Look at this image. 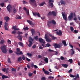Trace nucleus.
Here are the masks:
<instances>
[{
	"mask_svg": "<svg viewBox=\"0 0 80 80\" xmlns=\"http://www.w3.org/2000/svg\"><path fill=\"white\" fill-rule=\"evenodd\" d=\"M1 50L2 51V52L3 53H7V46L5 45H4L2 46H1L0 48Z\"/></svg>",
	"mask_w": 80,
	"mask_h": 80,
	"instance_id": "1",
	"label": "nucleus"
},
{
	"mask_svg": "<svg viewBox=\"0 0 80 80\" xmlns=\"http://www.w3.org/2000/svg\"><path fill=\"white\" fill-rule=\"evenodd\" d=\"M7 9L8 10H16L15 7V6H12L11 5L9 4L7 7Z\"/></svg>",
	"mask_w": 80,
	"mask_h": 80,
	"instance_id": "2",
	"label": "nucleus"
},
{
	"mask_svg": "<svg viewBox=\"0 0 80 80\" xmlns=\"http://www.w3.org/2000/svg\"><path fill=\"white\" fill-rule=\"evenodd\" d=\"M48 16H52L53 15L55 16L57 15V13H56V12L54 11H52V12L50 11L48 13Z\"/></svg>",
	"mask_w": 80,
	"mask_h": 80,
	"instance_id": "3",
	"label": "nucleus"
},
{
	"mask_svg": "<svg viewBox=\"0 0 80 80\" xmlns=\"http://www.w3.org/2000/svg\"><path fill=\"white\" fill-rule=\"evenodd\" d=\"M29 1L30 4L32 5H33V6H37L35 0H29Z\"/></svg>",
	"mask_w": 80,
	"mask_h": 80,
	"instance_id": "4",
	"label": "nucleus"
},
{
	"mask_svg": "<svg viewBox=\"0 0 80 80\" xmlns=\"http://www.w3.org/2000/svg\"><path fill=\"white\" fill-rule=\"evenodd\" d=\"M53 46L55 48H61L62 47V45L60 44H58L57 43H54Z\"/></svg>",
	"mask_w": 80,
	"mask_h": 80,
	"instance_id": "5",
	"label": "nucleus"
},
{
	"mask_svg": "<svg viewBox=\"0 0 80 80\" xmlns=\"http://www.w3.org/2000/svg\"><path fill=\"white\" fill-rule=\"evenodd\" d=\"M73 18V13L71 12L68 17V20L70 21L72 20Z\"/></svg>",
	"mask_w": 80,
	"mask_h": 80,
	"instance_id": "6",
	"label": "nucleus"
},
{
	"mask_svg": "<svg viewBox=\"0 0 80 80\" xmlns=\"http://www.w3.org/2000/svg\"><path fill=\"white\" fill-rule=\"evenodd\" d=\"M32 14L34 16L36 17L37 15L38 17H40V13H39L38 12H32Z\"/></svg>",
	"mask_w": 80,
	"mask_h": 80,
	"instance_id": "7",
	"label": "nucleus"
},
{
	"mask_svg": "<svg viewBox=\"0 0 80 80\" xmlns=\"http://www.w3.org/2000/svg\"><path fill=\"white\" fill-rule=\"evenodd\" d=\"M49 1L48 2L49 3V6H51V7H53V3L54 2V0H49ZM52 2V3H51Z\"/></svg>",
	"mask_w": 80,
	"mask_h": 80,
	"instance_id": "8",
	"label": "nucleus"
},
{
	"mask_svg": "<svg viewBox=\"0 0 80 80\" xmlns=\"http://www.w3.org/2000/svg\"><path fill=\"white\" fill-rule=\"evenodd\" d=\"M47 34H46L45 36V38L47 42H51V40L48 38H47Z\"/></svg>",
	"mask_w": 80,
	"mask_h": 80,
	"instance_id": "9",
	"label": "nucleus"
},
{
	"mask_svg": "<svg viewBox=\"0 0 80 80\" xmlns=\"http://www.w3.org/2000/svg\"><path fill=\"white\" fill-rule=\"evenodd\" d=\"M38 40L41 43H42L43 44H45V41L42 38H39L38 39Z\"/></svg>",
	"mask_w": 80,
	"mask_h": 80,
	"instance_id": "10",
	"label": "nucleus"
},
{
	"mask_svg": "<svg viewBox=\"0 0 80 80\" xmlns=\"http://www.w3.org/2000/svg\"><path fill=\"white\" fill-rule=\"evenodd\" d=\"M56 33L59 36H62V31L60 30H59V32L58 31L56 32Z\"/></svg>",
	"mask_w": 80,
	"mask_h": 80,
	"instance_id": "11",
	"label": "nucleus"
},
{
	"mask_svg": "<svg viewBox=\"0 0 80 80\" xmlns=\"http://www.w3.org/2000/svg\"><path fill=\"white\" fill-rule=\"evenodd\" d=\"M4 20L6 21V22H8L10 20V18L8 16L5 17Z\"/></svg>",
	"mask_w": 80,
	"mask_h": 80,
	"instance_id": "12",
	"label": "nucleus"
},
{
	"mask_svg": "<svg viewBox=\"0 0 80 80\" xmlns=\"http://www.w3.org/2000/svg\"><path fill=\"white\" fill-rule=\"evenodd\" d=\"M27 22L29 23V25H34V24L33 23V22L32 21L30 20H27Z\"/></svg>",
	"mask_w": 80,
	"mask_h": 80,
	"instance_id": "13",
	"label": "nucleus"
},
{
	"mask_svg": "<svg viewBox=\"0 0 80 80\" xmlns=\"http://www.w3.org/2000/svg\"><path fill=\"white\" fill-rule=\"evenodd\" d=\"M27 22L29 23V25H34V24L33 23V22L32 21L30 20H27Z\"/></svg>",
	"mask_w": 80,
	"mask_h": 80,
	"instance_id": "14",
	"label": "nucleus"
},
{
	"mask_svg": "<svg viewBox=\"0 0 80 80\" xmlns=\"http://www.w3.org/2000/svg\"><path fill=\"white\" fill-rule=\"evenodd\" d=\"M62 17L63 18V19H64V20H65L66 21H67V17L64 14H63V12H62Z\"/></svg>",
	"mask_w": 80,
	"mask_h": 80,
	"instance_id": "15",
	"label": "nucleus"
},
{
	"mask_svg": "<svg viewBox=\"0 0 80 80\" xmlns=\"http://www.w3.org/2000/svg\"><path fill=\"white\" fill-rule=\"evenodd\" d=\"M17 37V38H18V39H19L20 41H22V36L18 35Z\"/></svg>",
	"mask_w": 80,
	"mask_h": 80,
	"instance_id": "16",
	"label": "nucleus"
},
{
	"mask_svg": "<svg viewBox=\"0 0 80 80\" xmlns=\"http://www.w3.org/2000/svg\"><path fill=\"white\" fill-rule=\"evenodd\" d=\"M16 27H17L16 26H13L12 28V29H13L14 30H20V29L19 28H16Z\"/></svg>",
	"mask_w": 80,
	"mask_h": 80,
	"instance_id": "17",
	"label": "nucleus"
},
{
	"mask_svg": "<svg viewBox=\"0 0 80 80\" xmlns=\"http://www.w3.org/2000/svg\"><path fill=\"white\" fill-rule=\"evenodd\" d=\"M29 44H28V47H32V45H33V42L31 41H29Z\"/></svg>",
	"mask_w": 80,
	"mask_h": 80,
	"instance_id": "18",
	"label": "nucleus"
},
{
	"mask_svg": "<svg viewBox=\"0 0 80 80\" xmlns=\"http://www.w3.org/2000/svg\"><path fill=\"white\" fill-rule=\"evenodd\" d=\"M31 31L32 35H35V31L33 29H31Z\"/></svg>",
	"mask_w": 80,
	"mask_h": 80,
	"instance_id": "19",
	"label": "nucleus"
},
{
	"mask_svg": "<svg viewBox=\"0 0 80 80\" xmlns=\"http://www.w3.org/2000/svg\"><path fill=\"white\" fill-rule=\"evenodd\" d=\"M38 58H41V59H44V58H45V57H44V56H42L40 55H38Z\"/></svg>",
	"mask_w": 80,
	"mask_h": 80,
	"instance_id": "20",
	"label": "nucleus"
},
{
	"mask_svg": "<svg viewBox=\"0 0 80 80\" xmlns=\"http://www.w3.org/2000/svg\"><path fill=\"white\" fill-rule=\"evenodd\" d=\"M46 45L45 46V47L46 48L47 47H51V45L50 44V43H47V44H46Z\"/></svg>",
	"mask_w": 80,
	"mask_h": 80,
	"instance_id": "21",
	"label": "nucleus"
},
{
	"mask_svg": "<svg viewBox=\"0 0 80 80\" xmlns=\"http://www.w3.org/2000/svg\"><path fill=\"white\" fill-rule=\"evenodd\" d=\"M49 36L52 38V39H53V40H56V39H57V38H56V37H54L53 36H52L51 34H49Z\"/></svg>",
	"mask_w": 80,
	"mask_h": 80,
	"instance_id": "22",
	"label": "nucleus"
},
{
	"mask_svg": "<svg viewBox=\"0 0 80 80\" xmlns=\"http://www.w3.org/2000/svg\"><path fill=\"white\" fill-rule=\"evenodd\" d=\"M2 79H4V78H8V77L3 75L2 76Z\"/></svg>",
	"mask_w": 80,
	"mask_h": 80,
	"instance_id": "23",
	"label": "nucleus"
},
{
	"mask_svg": "<svg viewBox=\"0 0 80 80\" xmlns=\"http://www.w3.org/2000/svg\"><path fill=\"white\" fill-rule=\"evenodd\" d=\"M18 44L20 45V46H21V47H23V44L22 43V42H19L18 43Z\"/></svg>",
	"mask_w": 80,
	"mask_h": 80,
	"instance_id": "24",
	"label": "nucleus"
},
{
	"mask_svg": "<svg viewBox=\"0 0 80 80\" xmlns=\"http://www.w3.org/2000/svg\"><path fill=\"white\" fill-rule=\"evenodd\" d=\"M45 59H44V61H45V62H46V63H48V58H45Z\"/></svg>",
	"mask_w": 80,
	"mask_h": 80,
	"instance_id": "25",
	"label": "nucleus"
},
{
	"mask_svg": "<svg viewBox=\"0 0 80 80\" xmlns=\"http://www.w3.org/2000/svg\"><path fill=\"white\" fill-rule=\"evenodd\" d=\"M62 43L63 44H64V46H67V44L66 43V41H65V40L63 41H62Z\"/></svg>",
	"mask_w": 80,
	"mask_h": 80,
	"instance_id": "26",
	"label": "nucleus"
},
{
	"mask_svg": "<svg viewBox=\"0 0 80 80\" xmlns=\"http://www.w3.org/2000/svg\"><path fill=\"white\" fill-rule=\"evenodd\" d=\"M44 72L45 74H46V75H48L50 73V72L47 71H44Z\"/></svg>",
	"mask_w": 80,
	"mask_h": 80,
	"instance_id": "27",
	"label": "nucleus"
},
{
	"mask_svg": "<svg viewBox=\"0 0 80 80\" xmlns=\"http://www.w3.org/2000/svg\"><path fill=\"white\" fill-rule=\"evenodd\" d=\"M62 67H65V68H67L68 67V65L66 64H62Z\"/></svg>",
	"mask_w": 80,
	"mask_h": 80,
	"instance_id": "28",
	"label": "nucleus"
},
{
	"mask_svg": "<svg viewBox=\"0 0 80 80\" xmlns=\"http://www.w3.org/2000/svg\"><path fill=\"white\" fill-rule=\"evenodd\" d=\"M60 2L61 5H65V1L63 0L61 1Z\"/></svg>",
	"mask_w": 80,
	"mask_h": 80,
	"instance_id": "29",
	"label": "nucleus"
},
{
	"mask_svg": "<svg viewBox=\"0 0 80 80\" xmlns=\"http://www.w3.org/2000/svg\"><path fill=\"white\" fill-rule=\"evenodd\" d=\"M5 42V41L4 40H1L0 42V44L1 45H3V43H4V42Z\"/></svg>",
	"mask_w": 80,
	"mask_h": 80,
	"instance_id": "30",
	"label": "nucleus"
},
{
	"mask_svg": "<svg viewBox=\"0 0 80 80\" xmlns=\"http://www.w3.org/2000/svg\"><path fill=\"white\" fill-rule=\"evenodd\" d=\"M52 24L53 25H56L57 23H56V22H55V21L54 20H52Z\"/></svg>",
	"mask_w": 80,
	"mask_h": 80,
	"instance_id": "31",
	"label": "nucleus"
},
{
	"mask_svg": "<svg viewBox=\"0 0 80 80\" xmlns=\"http://www.w3.org/2000/svg\"><path fill=\"white\" fill-rule=\"evenodd\" d=\"M16 53L17 55H23V54L22 51L20 52L19 53L16 52Z\"/></svg>",
	"mask_w": 80,
	"mask_h": 80,
	"instance_id": "32",
	"label": "nucleus"
},
{
	"mask_svg": "<svg viewBox=\"0 0 80 80\" xmlns=\"http://www.w3.org/2000/svg\"><path fill=\"white\" fill-rule=\"evenodd\" d=\"M22 60V57H20L18 58V62H21Z\"/></svg>",
	"mask_w": 80,
	"mask_h": 80,
	"instance_id": "33",
	"label": "nucleus"
},
{
	"mask_svg": "<svg viewBox=\"0 0 80 80\" xmlns=\"http://www.w3.org/2000/svg\"><path fill=\"white\" fill-rule=\"evenodd\" d=\"M26 12L28 16L30 15V14H29V10H26Z\"/></svg>",
	"mask_w": 80,
	"mask_h": 80,
	"instance_id": "34",
	"label": "nucleus"
},
{
	"mask_svg": "<svg viewBox=\"0 0 80 80\" xmlns=\"http://www.w3.org/2000/svg\"><path fill=\"white\" fill-rule=\"evenodd\" d=\"M44 4H45V2H42L39 4V6H43Z\"/></svg>",
	"mask_w": 80,
	"mask_h": 80,
	"instance_id": "35",
	"label": "nucleus"
},
{
	"mask_svg": "<svg viewBox=\"0 0 80 80\" xmlns=\"http://www.w3.org/2000/svg\"><path fill=\"white\" fill-rule=\"evenodd\" d=\"M4 5L5 4L4 2H2L0 4V6H1V7H4Z\"/></svg>",
	"mask_w": 80,
	"mask_h": 80,
	"instance_id": "36",
	"label": "nucleus"
},
{
	"mask_svg": "<svg viewBox=\"0 0 80 80\" xmlns=\"http://www.w3.org/2000/svg\"><path fill=\"white\" fill-rule=\"evenodd\" d=\"M16 33H17V32L15 30H14L11 33L12 34H15Z\"/></svg>",
	"mask_w": 80,
	"mask_h": 80,
	"instance_id": "37",
	"label": "nucleus"
},
{
	"mask_svg": "<svg viewBox=\"0 0 80 80\" xmlns=\"http://www.w3.org/2000/svg\"><path fill=\"white\" fill-rule=\"evenodd\" d=\"M27 55L28 56H30V57H32V54L29 53H27Z\"/></svg>",
	"mask_w": 80,
	"mask_h": 80,
	"instance_id": "38",
	"label": "nucleus"
},
{
	"mask_svg": "<svg viewBox=\"0 0 80 80\" xmlns=\"http://www.w3.org/2000/svg\"><path fill=\"white\" fill-rule=\"evenodd\" d=\"M69 61L70 63H73V60L72 59H69Z\"/></svg>",
	"mask_w": 80,
	"mask_h": 80,
	"instance_id": "39",
	"label": "nucleus"
},
{
	"mask_svg": "<svg viewBox=\"0 0 80 80\" xmlns=\"http://www.w3.org/2000/svg\"><path fill=\"white\" fill-rule=\"evenodd\" d=\"M70 29L72 32H73V30H74V28L72 27H71L70 28Z\"/></svg>",
	"mask_w": 80,
	"mask_h": 80,
	"instance_id": "40",
	"label": "nucleus"
},
{
	"mask_svg": "<svg viewBox=\"0 0 80 80\" xmlns=\"http://www.w3.org/2000/svg\"><path fill=\"white\" fill-rule=\"evenodd\" d=\"M23 33V32H20V31H18V32H17V34L18 35H22Z\"/></svg>",
	"mask_w": 80,
	"mask_h": 80,
	"instance_id": "41",
	"label": "nucleus"
},
{
	"mask_svg": "<svg viewBox=\"0 0 80 80\" xmlns=\"http://www.w3.org/2000/svg\"><path fill=\"white\" fill-rule=\"evenodd\" d=\"M29 41H33V39H32V37H29Z\"/></svg>",
	"mask_w": 80,
	"mask_h": 80,
	"instance_id": "42",
	"label": "nucleus"
},
{
	"mask_svg": "<svg viewBox=\"0 0 80 80\" xmlns=\"http://www.w3.org/2000/svg\"><path fill=\"white\" fill-rule=\"evenodd\" d=\"M60 59L62 60H65V58H64L63 56H61L60 57Z\"/></svg>",
	"mask_w": 80,
	"mask_h": 80,
	"instance_id": "43",
	"label": "nucleus"
},
{
	"mask_svg": "<svg viewBox=\"0 0 80 80\" xmlns=\"http://www.w3.org/2000/svg\"><path fill=\"white\" fill-rule=\"evenodd\" d=\"M5 25L4 26V27H7L8 25V23L7 22H5Z\"/></svg>",
	"mask_w": 80,
	"mask_h": 80,
	"instance_id": "44",
	"label": "nucleus"
},
{
	"mask_svg": "<svg viewBox=\"0 0 80 80\" xmlns=\"http://www.w3.org/2000/svg\"><path fill=\"white\" fill-rule=\"evenodd\" d=\"M22 58L23 60H25V56H24V55H22Z\"/></svg>",
	"mask_w": 80,
	"mask_h": 80,
	"instance_id": "45",
	"label": "nucleus"
},
{
	"mask_svg": "<svg viewBox=\"0 0 80 80\" xmlns=\"http://www.w3.org/2000/svg\"><path fill=\"white\" fill-rule=\"evenodd\" d=\"M17 52H20V49L19 48H17Z\"/></svg>",
	"mask_w": 80,
	"mask_h": 80,
	"instance_id": "46",
	"label": "nucleus"
},
{
	"mask_svg": "<svg viewBox=\"0 0 80 80\" xmlns=\"http://www.w3.org/2000/svg\"><path fill=\"white\" fill-rule=\"evenodd\" d=\"M37 46L36 45V44H34L32 46V48L35 49L36 48V47Z\"/></svg>",
	"mask_w": 80,
	"mask_h": 80,
	"instance_id": "47",
	"label": "nucleus"
},
{
	"mask_svg": "<svg viewBox=\"0 0 80 80\" xmlns=\"http://www.w3.org/2000/svg\"><path fill=\"white\" fill-rule=\"evenodd\" d=\"M9 52L10 53H13V51L10 49L9 50Z\"/></svg>",
	"mask_w": 80,
	"mask_h": 80,
	"instance_id": "48",
	"label": "nucleus"
},
{
	"mask_svg": "<svg viewBox=\"0 0 80 80\" xmlns=\"http://www.w3.org/2000/svg\"><path fill=\"white\" fill-rule=\"evenodd\" d=\"M48 51L50 52H53V50H52L50 49H48Z\"/></svg>",
	"mask_w": 80,
	"mask_h": 80,
	"instance_id": "49",
	"label": "nucleus"
},
{
	"mask_svg": "<svg viewBox=\"0 0 80 80\" xmlns=\"http://www.w3.org/2000/svg\"><path fill=\"white\" fill-rule=\"evenodd\" d=\"M70 77H71V78H74V77H75V76H74L72 74L70 75Z\"/></svg>",
	"mask_w": 80,
	"mask_h": 80,
	"instance_id": "50",
	"label": "nucleus"
},
{
	"mask_svg": "<svg viewBox=\"0 0 80 80\" xmlns=\"http://www.w3.org/2000/svg\"><path fill=\"white\" fill-rule=\"evenodd\" d=\"M48 78H49V79H51V78H52V79H53V78H54V77L52 76H50Z\"/></svg>",
	"mask_w": 80,
	"mask_h": 80,
	"instance_id": "51",
	"label": "nucleus"
},
{
	"mask_svg": "<svg viewBox=\"0 0 80 80\" xmlns=\"http://www.w3.org/2000/svg\"><path fill=\"white\" fill-rule=\"evenodd\" d=\"M8 43H9V44H11V43H12L11 42V41L9 39L8 40Z\"/></svg>",
	"mask_w": 80,
	"mask_h": 80,
	"instance_id": "52",
	"label": "nucleus"
},
{
	"mask_svg": "<svg viewBox=\"0 0 80 80\" xmlns=\"http://www.w3.org/2000/svg\"><path fill=\"white\" fill-rule=\"evenodd\" d=\"M34 38L35 40H38V36H37L34 37Z\"/></svg>",
	"mask_w": 80,
	"mask_h": 80,
	"instance_id": "53",
	"label": "nucleus"
},
{
	"mask_svg": "<svg viewBox=\"0 0 80 80\" xmlns=\"http://www.w3.org/2000/svg\"><path fill=\"white\" fill-rule=\"evenodd\" d=\"M75 16H76L75 13H74V17H75V18H74V20L76 21V20H77V18H75Z\"/></svg>",
	"mask_w": 80,
	"mask_h": 80,
	"instance_id": "54",
	"label": "nucleus"
},
{
	"mask_svg": "<svg viewBox=\"0 0 80 80\" xmlns=\"http://www.w3.org/2000/svg\"><path fill=\"white\" fill-rule=\"evenodd\" d=\"M73 33H78V31L75 30L73 32Z\"/></svg>",
	"mask_w": 80,
	"mask_h": 80,
	"instance_id": "55",
	"label": "nucleus"
},
{
	"mask_svg": "<svg viewBox=\"0 0 80 80\" xmlns=\"http://www.w3.org/2000/svg\"><path fill=\"white\" fill-rule=\"evenodd\" d=\"M8 63H11V61H10V58H8Z\"/></svg>",
	"mask_w": 80,
	"mask_h": 80,
	"instance_id": "56",
	"label": "nucleus"
},
{
	"mask_svg": "<svg viewBox=\"0 0 80 80\" xmlns=\"http://www.w3.org/2000/svg\"><path fill=\"white\" fill-rule=\"evenodd\" d=\"M4 28L5 30H8V28H7V27L4 26Z\"/></svg>",
	"mask_w": 80,
	"mask_h": 80,
	"instance_id": "57",
	"label": "nucleus"
},
{
	"mask_svg": "<svg viewBox=\"0 0 80 80\" xmlns=\"http://www.w3.org/2000/svg\"><path fill=\"white\" fill-rule=\"evenodd\" d=\"M33 75V74L32 73H30L28 75L29 77H32Z\"/></svg>",
	"mask_w": 80,
	"mask_h": 80,
	"instance_id": "58",
	"label": "nucleus"
},
{
	"mask_svg": "<svg viewBox=\"0 0 80 80\" xmlns=\"http://www.w3.org/2000/svg\"><path fill=\"white\" fill-rule=\"evenodd\" d=\"M26 60L28 62H30V59H28V58H26Z\"/></svg>",
	"mask_w": 80,
	"mask_h": 80,
	"instance_id": "59",
	"label": "nucleus"
},
{
	"mask_svg": "<svg viewBox=\"0 0 80 80\" xmlns=\"http://www.w3.org/2000/svg\"><path fill=\"white\" fill-rule=\"evenodd\" d=\"M39 49H43V48L42 47V46L40 45L39 46Z\"/></svg>",
	"mask_w": 80,
	"mask_h": 80,
	"instance_id": "60",
	"label": "nucleus"
},
{
	"mask_svg": "<svg viewBox=\"0 0 80 80\" xmlns=\"http://www.w3.org/2000/svg\"><path fill=\"white\" fill-rule=\"evenodd\" d=\"M12 71H14V72H16V69L14 68H12Z\"/></svg>",
	"mask_w": 80,
	"mask_h": 80,
	"instance_id": "61",
	"label": "nucleus"
},
{
	"mask_svg": "<svg viewBox=\"0 0 80 80\" xmlns=\"http://www.w3.org/2000/svg\"><path fill=\"white\" fill-rule=\"evenodd\" d=\"M76 78H80V77L79 76V75L78 74H77V76L76 77Z\"/></svg>",
	"mask_w": 80,
	"mask_h": 80,
	"instance_id": "62",
	"label": "nucleus"
},
{
	"mask_svg": "<svg viewBox=\"0 0 80 80\" xmlns=\"http://www.w3.org/2000/svg\"><path fill=\"white\" fill-rule=\"evenodd\" d=\"M28 28L27 27L24 28V30H28Z\"/></svg>",
	"mask_w": 80,
	"mask_h": 80,
	"instance_id": "63",
	"label": "nucleus"
},
{
	"mask_svg": "<svg viewBox=\"0 0 80 80\" xmlns=\"http://www.w3.org/2000/svg\"><path fill=\"white\" fill-rule=\"evenodd\" d=\"M41 80H45V77H43L42 78H41Z\"/></svg>",
	"mask_w": 80,
	"mask_h": 80,
	"instance_id": "64",
	"label": "nucleus"
}]
</instances>
